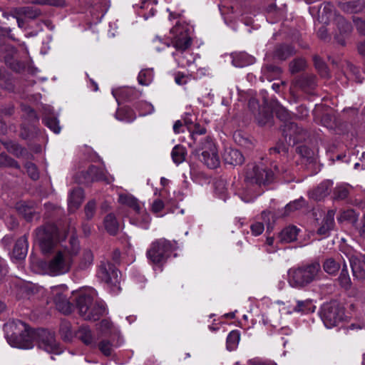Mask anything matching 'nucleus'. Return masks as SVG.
Masks as SVG:
<instances>
[{
	"instance_id": "30",
	"label": "nucleus",
	"mask_w": 365,
	"mask_h": 365,
	"mask_svg": "<svg viewBox=\"0 0 365 365\" xmlns=\"http://www.w3.org/2000/svg\"><path fill=\"white\" fill-rule=\"evenodd\" d=\"M116 118L126 123H131L136 118L134 111L130 108H122L115 114Z\"/></svg>"
},
{
	"instance_id": "61",
	"label": "nucleus",
	"mask_w": 365,
	"mask_h": 365,
	"mask_svg": "<svg viewBox=\"0 0 365 365\" xmlns=\"http://www.w3.org/2000/svg\"><path fill=\"white\" fill-rule=\"evenodd\" d=\"M258 123L261 125H264L269 123V121L272 119V115L267 112L263 114V117L261 118V113L259 114V115L257 118Z\"/></svg>"
},
{
	"instance_id": "58",
	"label": "nucleus",
	"mask_w": 365,
	"mask_h": 365,
	"mask_svg": "<svg viewBox=\"0 0 365 365\" xmlns=\"http://www.w3.org/2000/svg\"><path fill=\"white\" fill-rule=\"evenodd\" d=\"M354 22L357 31L365 36V21L357 18L354 19Z\"/></svg>"
},
{
	"instance_id": "52",
	"label": "nucleus",
	"mask_w": 365,
	"mask_h": 365,
	"mask_svg": "<svg viewBox=\"0 0 365 365\" xmlns=\"http://www.w3.org/2000/svg\"><path fill=\"white\" fill-rule=\"evenodd\" d=\"M25 168L31 179L35 180L38 178L39 174L35 164L31 162H27L25 164Z\"/></svg>"
},
{
	"instance_id": "24",
	"label": "nucleus",
	"mask_w": 365,
	"mask_h": 365,
	"mask_svg": "<svg viewBox=\"0 0 365 365\" xmlns=\"http://www.w3.org/2000/svg\"><path fill=\"white\" fill-rule=\"evenodd\" d=\"M28 252V242L27 238L24 235L19 239L15 243L13 255L16 259H24L25 258Z\"/></svg>"
},
{
	"instance_id": "46",
	"label": "nucleus",
	"mask_w": 365,
	"mask_h": 365,
	"mask_svg": "<svg viewBox=\"0 0 365 365\" xmlns=\"http://www.w3.org/2000/svg\"><path fill=\"white\" fill-rule=\"evenodd\" d=\"M189 130L194 142L197 141V135H205L207 132L206 128L201 126L199 123H195L192 127H189Z\"/></svg>"
},
{
	"instance_id": "28",
	"label": "nucleus",
	"mask_w": 365,
	"mask_h": 365,
	"mask_svg": "<svg viewBox=\"0 0 365 365\" xmlns=\"http://www.w3.org/2000/svg\"><path fill=\"white\" fill-rule=\"evenodd\" d=\"M118 200L121 204L133 208L137 212H139L140 210L138 200L131 195L120 194L119 195Z\"/></svg>"
},
{
	"instance_id": "33",
	"label": "nucleus",
	"mask_w": 365,
	"mask_h": 365,
	"mask_svg": "<svg viewBox=\"0 0 365 365\" xmlns=\"http://www.w3.org/2000/svg\"><path fill=\"white\" fill-rule=\"evenodd\" d=\"M323 269L327 274L335 275L340 269V264L335 259L330 257L324 262Z\"/></svg>"
},
{
	"instance_id": "54",
	"label": "nucleus",
	"mask_w": 365,
	"mask_h": 365,
	"mask_svg": "<svg viewBox=\"0 0 365 365\" xmlns=\"http://www.w3.org/2000/svg\"><path fill=\"white\" fill-rule=\"evenodd\" d=\"M349 195V189L345 186H338L335 188L334 195L335 198L338 200H344Z\"/></svg>"
},
{
	"instance_id": "5",
	"label": "nucleus",
	"mask_w": 365,
	"mask_h": 365,
	"mask_svg": "<svg viewBox=\"0 0 365 365\" xmlns=\"http://www.w3.org/2000/svg\"><path fill=\"white\" fill-rule=\"evenodd\" d=\"M79 314L88 321H97L106 313L102 302L93 301L90 294H82L76 301Z\"/></svg>"
},
{
	"instance_id": "29",
	"label": "nucleus",
	"mask_w": 365,
	"mask_h": 365,
	"mask_svg": "<svg viewBox=\"0 0 365 365\" xmlns=\"http://www.w3.org/2000/svg\"><path fill=\"white\" fill-rule=\"evenodd\" d=\"M365 7V0H355L342 5V9L348 13H359Z\"/></svg>"
},
{
	"instance_id": "40",
	"label": "nucleus",
	"mask_w": 365,
	"mask_h": 365,
	"mask_svg": "<svg viewBox=\"0 0 365 365\" xmlns=\"http://www.w3.org/2000/svg\"><path fill=\"white\" fill-rule=\"evenodd\" d=\"M240 335L238 331L233 330L228 334L227 337V349L229 351L234 350L238 345Z\"/></svg>"
},
{
	"instance_id": "55",
	"label": "nucleus",
	"mask_w": 365,
	"mask_h": 365,
	"mask_svg": "<svg viewBox=\"0 0 365 365\" xmlns=\"http://www.w3.org/2000/svg\"><path fill=\"white\" fill-rule=\"evenodd\" d=\"M262 219L263 222L267 225V229L272 228V222L274 221V215L270 211H263L262 212Z\"/></svg>"
},
{
	"instance_id": "22",
	"label": "nucleus",
	"mask_w": 365,
	"mask_h": 365,
	"mask_svg": "<svg viewBox=\"0 0 365 365\" xmlns=\"http://www.w3.org/2000/svg\"><path fill=\"white\" fill-rule=\"evenodd\" d=\"M295 53L293 46L287 44H280L275 47L274 58L280 61H284Z\"/></svg>"
},
{
	"instance_id": "11",
	"label": "nucleus",
	"mask_w": 365,
	"mask_h": 365,
	"mask_svg": "<svg viewBox=\"0 0 365 365\" xmlns=\"http://www.w3.org/2000/svg\"><path fill=\"white\" fill-rule=\"evenodd\" d=\"M173 246L170 241L165 238L158 239L152 242L147 251V257L154 264H160L166 260Z\"/></svg>"
},
{
	"instance_id": "34",
	"label": "nucleus",
	"mask_w": 365,
	"mask_h": 365,
	"mask_svg": "<svg viewBox=\"0 0 365 365\" xmlns=\"http://www.w3.org/2000/svg\"><path fill=\"white\" fill-rule=\"evenodd\" d=\"M79 337L81 341L86 345H89L92 347H95L96 344L93 339L91 334V331L86 327H82L79 329Z\"/></svg>"
},
{
	"instance_id": "37",
	"label": "nucleus",
	"mask_w": 365,
	"mask_h": 365,
	"mask_svg": "<svg viewBox=\"0 0 365 365\" xmlns=\"http://www.w3.org/2000/svg\"><path fill=\"white\" fill-rule=\"evenodd\" d=\"M338 281L341 287L344 289L348 290L351 288V281L346 264L341 269Z\"/></svg>"
},
{
	"instance_id": "1",
	"label": "nucleus",
	"mask_w": 365,
	"mask_h": 365,
	"mask_svg": "<svg viewBox=\"0 0 365 365\" xmlns=\"http://www.w3.org/2000/svg\"><path fill=\"white\" fill-rule=\"evenodd\" d=\"M170 44L176 51L173 53L175 61L181 67L190 65L191 60H185L187 53L185 52L190 47L192 38L190 35V28L187 24L177 22L170 29Z\"/></svg>"
},
{
	"instance_id": "35",
	"label": "nucleus",
	"mask_w": 365,
	"mask_h": 365,
	"mask_svg": "<svg viewBox=\"0 0 365 365\" xmlns=\"http://www.w3.org/2000/svg\"><path fill=\"white\" fill-rule=\"evenodd\" d=\"M186 150L185 148L180 145H175L172 150L171 156L173 162L179 165L182 163L185 159Z\"/></svg>"
},
{
	"instance_id": "60",
	"label": "nucleus",
	"mask_w": 365,
	"mask_h": 365,
	"mask_svg": "<svg viewBox=\"0 0 365 365\" xmlns=\"http://www.w3.org/2000/svg\"><path fill=\"white\" fill-rule=\"evenodd\" d=\"M189 78L181 72H178L175 75V81L180 86L185 85L187 83Z\"/></svg>"
},
{
	"instance_id": "64",
	"label": "nucleus",
	"mask_w": 365,
	"mask_h": 365,
	"mask_svg": "<svg viewBox=\"0 0 365 365\" xmlns=\"http://www.w3.org/2000/svg\"><path fill=\"white\" fill-rule=\"evenodd\" d=\"M164 208V203L161 200H155L152 205V210L155 213L160 212Z\"/></svg>"
},
{
	"instance_id": "18",
	"label": "nucleus",
	"mask_w": 365,
	"mask_h": 365,
	"mask_svg": "<svg viewBox=\"0 0 365 365\" xmlns=\"http://www.w3.org/2000/svg\"><path fill=\"white\" fill-rule=\"evenodd\" d=\"M334 211L329 210L324 217L322 224L317 230V234L326 236L334 226Z\"/></svg>"
},
{
	"instance_id": "49",
	"label": "nucleus",
	"mask_w": 365,
	"mask_h": 365,
	"mask_svg": "<svg viewBox=\"0 0 365 365\" xmlns=\"http://www.w3.org/2000/svg\"><path fill=\"white\" fill-rule=\"evenodd\" d=\"M289 136H287V140L285 139L287 143H278L275 147L270 148V153H284L286 154L289 150V145H294L292 143L289 144L288 142Z\"/></svg>"
},
{
	"instance_id": "26",
	"label": "nucleus",
	"mask_w": 365,
	"mask_h": 365,
	"mask_svg": "<svg viewBox=\"0 0 365 365\" xmlns=\"http://www.w3.org/2000/svg\"><path fill=\"white\" fill-rule=\"evenodd\" d=\"M314 309L315 306L313 305L312 300H298L297 302V305L293 308L292 311H290L288 313L292 314L293 312H297L304 314L309 312H314Z\"/></svg>"
},
{
	"instance_id": "47",
	"label": "nucleus",
	"mask_w": 365,
	"mask_h": 365,
	"mask_svg": "<svg viewBox=\"0 0 365 365\" xmlns=\"http://www.w3.org/2000/svg\"><path fill=\"white\" fill-rule=\"evenodd\" d=\"M314 65L316 68L318 70L319 73L322 77L327 78L329 76V71L327 65L324 61L321 60L319 57H314Z\"/></svg>"
},
{
	"instance_id": "31",
	"label": "nucleus",
	"mask_w": 365,
	"mask_h": 365,
	"mask_svg": "<svg viewBox=\"0 0 365 365\" xmlns=\"http://www.w3.org/2000/svg\"><path fill=\"white\" fill-rule=\"evenodd\" d=\"M281 72L279 67L272 64L265 65L262 68V73L268 81H272L273 78L278 77Z\"/></svg>"
},
{
	"instance_id": "45",
	"label": "nucleus",
	"mask_w": 365,
	"mask_h": 365,
	"mask_svg": "<svg viewBox=\"0 0 365 365\" xmlns=\"http://www.w3.org/2000/svg\"><path fill=\"white\" fill-rule=\"evenodd\" d=\"M304 205V200L301 197L298 200L287 204L284 207V215H289L290 212L299 210Z\"/></svg>"
},
{
	"instance_id": "59",
	"label": "nucleus",
	"mask_w": 365,
	"mask_h": 365,
	"mask_svg": "<svg viewBox=\"0 0 365 365\" xmlns=\"http://www.w3.org/2000/svg\"><path fill=\"white\" fill-rule=\"evenodd\" d=\"M142 109L140 110V115H145L148 114H150L153 112L154 108L152 104L148 103H141Z\"/></svg>"
},
{
	"instance_id": "23",
	"label": "nucleus",
	"mask_w": 365,
	"mask_h": 365,
	"mask_svg": "<svg viewBox=\"0 0 365 365\" xmlns=\"http://www.w3.org/2000/svg\"><path fill=\"white\" fill-rule=\"evenodd\" d=\"M93 252L90 250H85L80 256L76 269V271H86L93 265Z\"/></svg>"
},
{
	"instance_id": "13",
	"label": "nucleus",
	"mask_w": 365,
	"mask_h": 365,
	"mask_svg": "<svg viewBox=\"0 0 365 365\" xmlns=\"http://www.w3.org/2000/svg\"><path fill=\"white\" fill-rule=\"evenodd\" d=\"M344 310L336 304H330L324 307L322 313V319L328 329L338 325L344 319Z\"/></svg>"
},
{
	"instance_id": "6",
	"label": "nucleus",
	"mask_w": 365,
	"mask_h": 365,
	"mask_svg": "<svg viewBox=\"0 0 365 365\" xmlns=\"http://www.w3.org/2000/svg\"><path fill=\"white\" fill-rule=\"evenodd\" d=\"M71 259L68 249L58 250L47 262L42 264L46 273L51 276H58L67 273L71 267Z\"/></svg>"
},
{
	"instance_id": "44",
	"label": "nucleus",
	"mask_w": 365,
	"mask_h": 365,
	"mask_svg": "<svg viewBox=\"0 0 365 365\" xmlns=\"http://www.w3.org/2000/svg\"><path fill=\"white\" fill-rule=\"evenodd\" d=\"M306 67V61L299 58L293 60L289 63V71L292 73H297L303 71Z\"/></svg>"
},
{
	"instance_id": "16",
	"label": "nucleus",
	"mask_w": 365,
	"mask_h": 365,
	"mask_svg": "<svg viewBox=\"0 0 365 365\" xmlns=\"http://www.w3.org/2000/svg\"><path fill=\"white\" fill-rule=\"evenodd\" d=\"M83 179L81 182L89 184L94 181H107L108 180L103 170L95 165H91L86 171L81 173Z\"/></svg>"
},
{
	"instance_id": "63",
	"label": "nucleus",
	"mask_w": 365,
	"mask_h": 365,
	"mask_svg": "<svg viewBox=\"0 0 365 365\" xmlns=\"http://www.w3.org/2000/svg\"><path fill=\"white\" fill-rule=\"evenodd\" d=\"M317 36L319 38L327 41L329 38L328 31L325 26H322L317 31Z\"/></svg>"
},
{
	"instance_id": "36",
	"label": "nucleus",
	"mask_w": 365,
	"mask_h": 365,
	"mask_svg": "<svg viewBox=\"0 0 365 365\" xmlns=\"http://www.w3.org/2000/svg\"><path fill=\"white\" fill-rule=\"evenodd\" d=\"M354 277L362 279L364 278V272L361 269L359 259L354 255L349 258Z\"/></svg>"
},
{
	"instance_id": "62",
	"label": "nucleus",
	"mask_w": 365,
	"mask_h": 365,
	"mask_svg": "<svg viewBox=\"0 0 365 365\" xmlns=\"http://www.w3.org/2000/svg\"><path fill=\"white\" fill-rule=\"evenodd\" d=\"M112 327V323L110 320L105 319H103L99 324V328L102 332H106Z\"/></svg>"
},
{
	"instance_id": "2",
	"label": "nucleus",
	"mask_w": 365,
	"mask_h": 365,
	"mask_svg": "<svg viewBox=\"0 0 365 365\" xmlns=\"http://www.w3.org/2000/svg\"><path fill=\"white\" fill-rule=\"evenodd\" d=\"M4 330L8 343L13 347L29 349L33 347L32 330L21 320H11L4 324Z\"/></svg>"
},
{
	"instance_id": "51",
	"label": "nucleus",
	"mask_w": 365,
	"mask_h": 365,
	"mask_svg": "<svg viewBox=\"0 0 365 365\" xmlns=\"http://www.w3.org/2000/svg\"><path fill=\"white\" fill-rule=\"evenodd\" d=\"M0 167H13L19 168V165L16 160L6 155L3 154L0 155Z\"/></svg>"
},
{
	"instance_id": "8",
	"label": "nucleus",
	"mask_w": 365,
	"mask_h": 365,
	"mask_svg": "<svg viewBox=\"0 0 365 365\" xmlns=\"http://www.w3.org/2000/svg\"><path fill=\"white\" fill-rule=\"evenodd\" d=\"M36 241L43 253L50 252L58 241L57 227L53 224H46L37 228Z\"/></svg>"
},
{
	"instance_id": "43",
	"label": "nucleus",
	"mask_w": 365,
	"mask_h": 365,
	"mask_svg": "<svg viewBox=\"0 0 365 365\" xmlns=\"http://www.w3.org/2000/svg\"><path fill=\"white\" fill-rule=\"evenodd\" d=\"M18 14L24 15L29 19H36L41 14L40 10L33 6L20 8Z\"/></svg>"
},
{
	"instance_id": "48",
	"label": "nucleus",
	"mask_w": 365,
	"mask_h": 365,
	"mask_svg": "<svg viewBox=\"0 0 365 365\" xmlns=\"http://www.w3.org/2000/svg\"><path fill=\"white\" fill-rule=\"evenodd\" d=\"M98 346L103 355L106 356H110L112 355L113 348V344L109 341L103 340L98 344Z\"/></svg>"
},
{
	"instance_id": "4",
	"label": "nucleus",
	"mask_w": 365,
	"mask_h": 365,
	"mask_svg": "<svg viewBox=\"0 0 365 365\" xmlns=\"http://www.w3.org/2000/svg\"><path fill=\"white\" fill-rule=\"evenodd\" d=\"M274 112L277 118L283 122V125L281 126L282 133L284 138L287 139L289 136L288 142L289 144L295 145L305 140L307 133L297 124L290 121V114L284 107L277 103Z\"/></svg>"
},
{
	"instance_id": "9",
	"label": "nucleus",
	"mask_w": 365,
	"mask_h": 365,
	"mask_svg": "<svg viewBox=\"0 0 365 365\" xmlns=\"http://www.w3.org/2000/svg\"><path fill=\"white\" fill-rule=\"evenodd\" d=\"M273 173L262 162L247 165L245 180L250 184L266 185L273 180Z\"/></svg>"
},
{
	"instance_id": "50",
	"label": "nucleus",
	"mask_w": 365,
	"mask_h": 365,
	"mask_svg": "<svg viewBox=\"0 0 365 365\" xmlns=\"http://www.w3.org/2000/svg\"><path fill=\"white\" fill-rule=\"evenodd\" d=\"M79 248L80 247L78 240L76 237H72L70 239L69 247H64L63 249L68 250L69 255L71 259H73V257L76 256L78 254Z\"/></svg>"
},
{
	"instance_id": "19",
	"label": "nucleus",
	"mask_w": 365,
	"mask_h": 365,
	"mask_svg": "<svg viewBox=\"0 0 365 365\" xmlns=\"http://www.w3.org/2000/svg\"><path fill=\"white\" fill-rule=\"evenodd\" d=\"M84 198L83 190L80 188L73 189L68 197V209L71 212L76 211L81 205Z\"/></svg>"
},
{
	"instance_id": "21",
	"label": "nucleus",
	"mask_w": 365,
	"mask_h": 365,
	"mask_svg": "<svg viewBox=\"0 0 365 365\" xmlns=\"http://www.w3.org/2000/svg\"><path fill=\"white\" fill-rule=\"evenodd\" d=\"M332 185L333 182L331 180L323 181L316 189L309 193L310 197L317 201L321 200L329 193Z\"/></svg>"
},
{
	"instance_id": "32",
	"label": "nucleus",
	"mask_w": 365,
	"mask_h": 365,
	"mask_svg": "<svg viewBox=\"0 0 365 365\" xmlns=\"http://www.w3.org/2000/svg\"><path fill=\"white\" fill-rule=\"evenodd\" d=\"M16 207L19 213L22 215L26 220L32 219L34 212L33 206L28 205L26 202H19L16 204Z\"/></svg>"
},
{
	"instance_id": "53",
	"label": "nucleus",
	"mask_w": 365,
	"mask_h": 365,
	"mask_svg": "<svg viewBox=\"0 0 365 365\" xmlns=\"http://www.w3.org/2000/svg\"><path fill=\"white\" fill-rule=\"evenodd\" d=\"M96 208V202L94 200L89 201L85 206V214L87 220H91L94 216Z\"/></svg>"
},
{
	"instance_id": "25",
	"label": "nucleus",
	"mask_w": 365,
	"mask_h": 365,
	"mask_svg": "<svg viewBox=\"0 0 365 365\" xmlns=\"http://www.w3.org/2000/svg\"><path fill=\"white\" fill-rule=\"evenodd\" d=\"M299 230L296 226L285 227L279 233V238L282 242L289 243L297 239Z\"/></svg>"
},
{
	"instance_id": "17",
	"label": "nucleus",
	"mask_w": 365,
	"mask_h": 365,
	"mask_svg": "<svg viewBox=\"0 0 365 365\" xmlns=\"http://www.w3.org/2000/svg\"><path fill=\"white\" fill-rule=\"evenodd\" d=\"M336 16H341L336 14L334 5L330 2L323 3L319 9V20L324 24H327L332 20L336 22Z\"/></svg>"
},
{
	"instance_id": "39",
	"label": "nucleus",
	"mask_w": 365,
	"mask_h": 365,
	"mask_svg": "<svg viewBox=\"0 0 365 365\" xmlns=\"http://www.w3.org/2000/svg\"><path fill=\"white\" fill-rule=\"evenodd\" d=\"M61 337L64 341H69L73 336V332L71 330L70 322L67 321H62L59 329Z\"/></svg>"
},
{
	"instance_id": "7",
	"label": "nucleus",
	"mask_w": 365,
	"mask_h": 365,
	"mask_svg": "<svg viewBox=\"0 0 365 365\" xmlns=\"http://www.w3.org/2000/svg\"><path fill=\"white\" fill-rule=\"evenodd\" d=\"M200 160L209 168L214 169L220 165V157L215 143L212 138L207 136L201 140L195 150Z\"/></svg>"
},
{
	"instance_id": "15",
	"label": "nucleus",
	"mask_w": 365,
	"mask_h": 365,
	"mask_svg": "<svg viewBox=\"0 0 365 365\" xmlns=\"http://www.w3.org/2000/svg\"><path fill=\"white\" fill-rule=\"evenodd\" d=\"M336 29L334 34L335 41L340 45L344 46L346 41L352 31V26L343 16L336 17Z\"/></svg>"
},
{
	"instance_id": "27",
	"label": "nucleus",
	"mask_w": 365,
	"mask_h": 365,
	"mask_svg": "<svg viewBox=\"0 0 365 365\" xmlns=\"http://www.w3.org/2000/svg\"><path fill=\"white\" fill-rule=\"evenodd\" d=\"M104 226L110 235H115L117 234L119 224L113 214L110 213L106 215L104 219Z\"/></svg>"
},
{
	"instance_id": "12",
	"label": "nucleus",
	"mask_w": 365,
	"mask_h": 365,
	"mask_svg": "<svg viewBox=\"0 0 365 365\" xmlns=\"http://www.w3.org/2000/svg\"><path fill=\"white\" fill-rule=\"evenodd\" d=\"M98 277L113 290L119 289L118 270L108 261H101L97 272Z\"/></svg>"
},
{
	"instance_id": "41",
	"label": "nucleus",
	"mask_w": 365,
	"mask_h": 365,
	"mask_svg": "<svg viewBox=\"0 0 365 365\" xmlns=\"http://www.w3.org/2000/svg\"><path fill=\"white\" fill-rule=\"evenodd\" d=\"M299 86L304 91L313 89L316 85V78L314 76H303L298 81Z\"/></svg>"
},
{
	"instance_id": "10",
	"label": "nucleus",
	"mask_w": 365,
	"mask_h": 365,
	"mask_svg": "<svg viewBox=\"0 0 365 365\" xmlns=\"http://www.w3.org/2000/svg\"><path fill=\"white\" fill-rule=\"evenodd\" d=\"M32 344L36 341L38 348L43 349L48 353L59 354L61 349L56 342L54 334L44 329L32 330L31 334Z\"/></svg>"
},
{
	"instance_id": "56",
	"label": "nucleus",
	"mask_w": 365,
	"mask_h": 365,
	"mask_svg": "<svg viewBox=\"0 0 365 365\" xmlns=\"http://www.w3.org/2000/svg\"><path fill=\"white\" fill-rule=\"evenodd\" d=\"M356 219V215L355 212L353 210H347L344 211L340 214V216L338 217L339 221L342 220H355Z\"/></svg>"
},
{
	"instance_id": "3",
	"label": "nucleus",
	"mask_w": 365,
	"mask_h": 365,
	"mask_svg": "<svg viewBox=\"0 0 365 365\" xmlns=\"http://www.w3.org/2000/svg\"><path fill=\"white\" fill-rule=\"evenodd\" d=\"M320 271L319 262L292 267L288 271V282L292 287L304 289L319 278Z\"/></svg>"
},
{
	"instance_id": "14",
	"label": "nucleus",
	"mask_w": 365,
	"mask_h": 365,
	"mask_svg": "<svg viewBox=\"0 0 365 365\" xmlns=\"http://www.w3.org/2000/svg\"><path fill=\"white\" fill-rule=\"evenodd\" d=\"M67 287L62 284L52 288V294L57 309L62 313L67 314L71 312V304L68 300V296L65 294Z\"/></svg>"
},
{
	"instance_id": "20",
	"label": "nucleus",
	"mask_w": 365,
	"mask_h": 365,
	"mask_svg": "<svg viewBox=\"0 0 365 365\" xmlns=\"http://www.w3.org/2000/svg\"><path fill=\"white\" fill-rule=\"evenodd\" d=\"M223 159L227 164L239 165L244 162V157L242 153L236 149H226L223 154Z\"/></svg>"
},
{
	"instance_id": "57",
	"label": "nucleus",
	"mask_w": 365,
	"mask_h": 365,
	"mask_svg": "<svg viewBox=\"0 0 365 365\" xmlns=\"http://www.w3.org/2000/svg\"><path fill=\"white\" fill-rule=\"evenodd\" d=\"M250 229H251L252 235L257 236V235H261L263 232V231L264 230V226L262 222H257L252 224L250 227Z\"/></svg>"
},
{
	"instance_id": "38",
	"label": "nucleus",
	"mask_w": 365,
	"mask_h": 365,
	"mask_svg": "<svg viewBox=\"0 0 365 365\" xmlns=\"http://www.w3.org/2000/svg\"><path fill=\"white\" fill-rule=\"evenodd\" d=\"M43 121L45 125L54 133L58 134L60 133L61 127L59 125V121L56 117L46 115Z\"/></svg>"
},
{
	"instance_id": "42",
	"label": "nucleus",
	"mask_w": 365,
	"mask_h": 365,
	"mask_svg": "<svg viewBox=\"0 0 365 365\" xmlns=\"http://www.w3.org/2000/svg\"><path fill=\"white\" fill-rule=\"evenodd\" d=\"M153 80V71L150 69L141 70L138 76V83L142 86H148Z\"/></svg>"
}]
</instances>
